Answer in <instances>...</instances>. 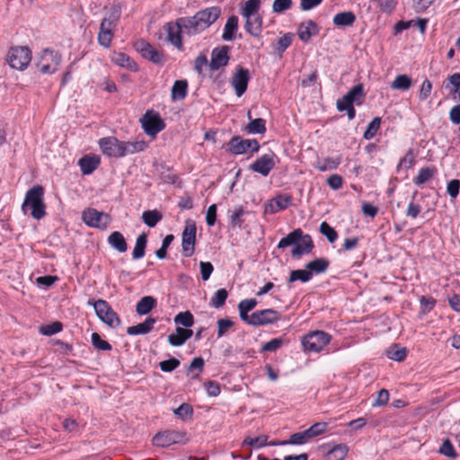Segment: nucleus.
<instances>
[{"label":"nucleus","mask_w":460,"mask_h":460,"mask_svg":"<svg viewBox=\"0 0 460 460\" xmlns=\"http://www.w3.org/2000/svg\"><path fill=\"white\" fill-rule=\"evenodd\" d=\"M328 424L326 422H316L308 428L309 434L312 438L323 434L327 429Z\"/></svg>","instance_id":"69168bd1"},{"label":"nucleus","mask_w":460,"mask_h":460,"mask_svg":"<svg viewBox=\"0 0 460 460\" xmlns=\"http://www.w3.org/2000/svg\"><path fill=\"white\" fill-rule=\"evenodd\" d=\"M125 2L115 0L112 2L107 15L102 20L97 36L98 43L103 48H110L114 38L115 29L120 19Z\"/></svg>","instance_id":"f03ea898"},{"label":"nucleus","mask_w":460,"mask_h":460,"mask_svg":"<svg viewBox=\"0 0 460 460\" xmlns=\"http://www.w3.org/2000/svg\"><path fill=\"white\" fill-rule=\"evenodd\" d=\"M319 230L331 243H334L338 238L337 231L325 221L321 223Z\"/></svg>","instance_id":"a18cd8bd"},{"label":"nucleus","mask_w":460,"mask_h":460,"mask_svg":"<svg viewBox=\"0 0 460 460\" xmlns=\"http://www.w3.org/2000/svg\"><path fill=\"white\" fill-rule=\"evenodd\" d=\"M437 172L436 168L424 167L421 168L417 176L413 179V183L417 186H420L429 181L434 174Z\"/></svg>","instance_id":"ea45409f"},{"label":"nucleus","mask_w":460,"mask_h":460,"mask_svg":"<svg viewBox=\"0 0 460 460\" xmlns=\"http://www.w3.org/2000/svg\"><path fill=\"white\" fill-rule=\"evenodd\" d=\"M204 367V359L200 357L195 358L190 362L189 367H188V374L193 373L194 371H197L196 374H194L191 378H197L199 375L203 371Z\"/></svg>","instance_id":"5fc2aeb1"},{"label":"nucleus","mask_w":460,"mask_h":460,"mask_svg":"<svg viewBox=\"0 0 460 460\" xmlns=\"http://www.w3.org/2000/svg\"><path fill=\"white\" fill-rule=\"evenodd\" d=\"M199 268L202 279L207 281L214 270V266L209 261H200Z\"/></svg>","instance_id":"774afa93"},{"label":"nucleus","mask_w":460,"mask_h":460,"mask_svg":"<svg viewBox=\"0 0 460 460\" xmlns=\"http://www.w3.org/2000/svg\"><path fill=\"white\" fill-rule=\"evenodd\" d=\"M162 218V213L156 209L146 210L142 214L144 223L149 227H155Z\"/></svg>","instance_id":"a19ab883"},{"label":"nucleus","mask_w":460,"mask_h":460,"mask_svg":"<svg viewBox=\"0 0 460 460\" xmlns=\"http://www.w3.org/2000/svg\"><path fill=\"white\" fill-rule=\"evenodd\" d=\"M412 84V79L407 75H398L391 83L390 87L394 90L407 91Z\"/></svg>","instance_id":"e433bc0d"},{"label":"nucleus","mask_w":460,"mask_h":460,"mask_svg":"<svg viewBox=\"0 0 460 460\" xmlns=\"http://www.w3.org/2000/svg\"><path fill=\"white\" fill-rule=\"evenodd\" d=\"M196 233L195 223L192 220H188L182 232L181 240L182 254L184 257H190L195 252Z\"/></svg>","instance_id":"dca6fc26"},{"label":"nucleus","mask_w":460,"mask_h":460,"mask_svg":"<svg viewBox=\"0 0 460 460\" xmlns=\"http://www.w3.org/2000/svg\"><path fill=\"white\" fill-rule=\"evenodd\" d=\"M87 304L93 306L98 318L108 326L116 328L120 324V319L107 301L103 299L88 300Z\"/></svg>","instance_id":"423d86ee"},{"label":"nucleus","mask_w":460,"mask_h":460,"mask_svg":"<svg viewBox=\"0 0 460 460\" xmlns=\"http://www.w3.org/2000/svg\"><path fill=\"white\" fill-rule=\"evenodd\" d=\"M227 296L228 292L226 291V289L220 288L211 297L209 305L215 308H220L226 304Z\"/></svg>","instance_id":"c03bdc74"},{"label":"nucleus","mask_w":460,"mask_h":460,"mask_svg":"<svg viewBox=\"0 0 460 460\" xmlns=\"http://www.w3.org/2000/svg\"><path fill=\"white\" fill-rule=\"evenodd\" d=\"M144 131L151 137H155L165 128V123L158 112L147 111L140 119Z\"/></svg>","instance_id":"f8f14e48"},{"label":"nucleus","mask_w":460,"mask_h":460,"mask_svg":"<svg viewBox=\"0 0 460 460\" xmlns=\"http://www.w3.org/2000/svg\"><path fill=\"white\" fill-rule=\"evenodd\" d=\"M156 305V299L151 296L142 297L136 305V312L139 315L147 314Z\"/></svg>","instance_id":"2f4dec72"},{"label":"nucleus","mask_w":460,"mask_h":460,"mask_svg":"<svg viewBox=\"0 0 460 460\" xmlns=\"http://www.w3.org/2000/svg\"><path fill=\"white\" fill-rule=\"evenodd\" d=\"M381 125V118L376 117L372 119V121L368 124L367 130L364 132V138L367 140H370L376 135L377 131L380 128Z\"/></svg>","instance_id":"49530a36"},{"label":"nucleus","mask_w":460,"mask_h":460,"mask_svg":"<svg viewBox=\"0 0 460 460\" xmlns=\"http://www.w3.org/2000/svg\"><path fill=\"white\" fill-rule=\"evenodd\" d=\"M91 340L93 346L99 350L111 349V345L107 341L102 340L97 332L92 333Z\"/></svg>","instance_id":"864d4df0"},{"label":"nucleus","mask_w":460,"mask_h":460,"mask_svg":"<svg viewBox=\"0 0 460 460\" xmlns=\"http://www.w3.org/2000/svg\"><path fill=\"white\" fill-rule=\"evenodd\" d=\"M281 318V314L274 309H263L255 311L251 314L250 321L246 323L258 327L275 323Z\"/></svg>","instance_id":"ddd939ff"},{"label":"nucleus","mask_w":460,"mask_h":460,"mask_svg":"<svg viewBox=\"0 0 460 460\" xmlns=\"http://www.w3.org/2000/svg\"><path fill=\"white\" fill-rule=\"evenodd\" d=\"M278 156L272 151L257 158L252 164L249 165V169L254 172L260 173L266 177L270 174L276 165Z\"/></svg>","instance_id":"2eb2a0df"},{"label":"nucleus","mask_w":460,"mask_h":460,"mask_svg":"<svg viewBox=\"0 0 460 460\" xmlns=\"http://www.w3.org/2000/svg\"><path fill=\"white\" fill-rule=\"evenodd\" d=\"M99 147L104 155L121 157V141L115 137H102L98 141Z\"/></svg>","instance_id":"6ab92c4d"},{"label":"nucleus","mask_w":460,"mask_h":460,"mask_svg":"<svg viewBox=\"0 0 460 460\" xmlns=\"http://www.w3.org/2000/svg\"><path fill=\"white\" fill-rule=\"evenodd\" d=\"M415 163V156L413 155L412 150H409L405 155L400 159V162L397 165V170H400L402 168H411Z\"/></svg>","instance_id":"6e6d98bb"},{"label":"nucleus","mask_w":460,"mask_h":460,"mask_svg":"<svg viewBox=\"0 0 460 460\" xmlns=\"http://www.w3.org/2000/svg\"><path fill=\"white\" fill-rule=\"evenodd\" d=\"M257 304L258 302L255 298L243 299L239 302V316L243 323H247L250 321L251 314H249V312L253 310Z\"/></svg>","instance_id":"393cba45"},{"label":"nucleus","mask_w":460,"mask_h":460,"mask_svg":"<svg viewBox=\"0 0 460 460\" xmlns=\"http://www.w3.org/2000/svg\"><path fill=\"white\" fill-rule=\"evenodd\" d=\"M244 215V209L242 206L234 208L233 213L230 216V225L233 228L238 226L241 227L243 223V216Z\"/></svg>","instance_id":"de8ad7c7"},{"label":"nucleus","mask_w":460,"mask_h":460,"mask_svg":"<svg viewBox=\"0 0 460 460\" xmlns=\"http://www.w3.org/2000/svg\"><path fill=\"white\" fill-rule=\"evenodd\" d=\"M245 131L249 134H264L266 132V120L261 118L251 119L245 127Z\"/></svg>","instance_id":"58836bf2"},{"label":"nucleus","mask_w":460,"mask_h":460,"mask_svg":"<svg viewBox=\"0 0 460 460\" xmlns=\"http://www.w3.org/2000/svg\"><path fill=\"white\" fill-rule=\"evenodd\" d=\"M173 412L178 418L185 420L191 417L193 409L190 404L182 403L177 409H175Z\"/></svg>","instance_id":"4d7b16f0"},{"label":"nucleus","mask_w":460,"mask_h":460,"mask_svg":"<svg viewBox=\"0 0 460 460\" xmlns=\"http://www.w3.org/2000/svg\"><path fill=\"white\" fill-rule=\"evenodd\" d=\"M310 439H312V438L309 434V431H308V429H305L302 432H296V433L292 434L289 437L288 440H282L278 443H273L272 445H281V446L288 445V444L303 445V444L306 443L307 441H309Z\"/></svg>","instance_id":"c85d7f7f"},{"label":"nucleus","mask_w":460,"mask_h":460,"mask_svg":"<svg viewBox=\"0 0 460 460\" xmlns=\"http://www.w3.org/2000/svg\"><path fill=\"white\" fill-rule=\"evenodd\" d=\"M292 6V0H275L272 4V11L276 13H283Z\"/></svg>","instance_id":"680f3d73"},{"label":"nucleus","mask_w":460,"mask_h":460,"mask_svg":"<svg viewBox=\"0 0 460 460\" xmlns=\"http://www.w3.org/2000/svg\"><path fill=\"white\" fill-rule=\"evenodd\" d=\"M63 325L60 322H54L50 324L41 326L40 332L46 336L54 335L62 331Z\"/></svg>","instance_id":"603ef678"},{"label":"nucleus","mask_w":460,"mask_h":460,"mask_svg":"<svg viewBox=\"0 0 460 460\" xmlns=\"http://www.w3.org/2000/svg\"><path fill=\"white\" fill-rule=\"evenodd\" d=\"M187 441L185 432L174 429L158 432L152 439L153 445L159 447H168L174 444H185Z\"/></svg>","instance_id":"6e6552de"},{"label":"nucleus","mask_w":460,"mask_h":460,"mask_svg":"<svg viewBox=\"0 0 460 460\" xmlns=\"http://www.w3.org/2000/svg\"><path fill=\"white\" fill-rule=\"evenodd\" d=\"M341 161V157H326L321 160H317L314 164V167L321 172L334 170L340 165Z\"/></svg>","instance_id":"f704fd0d"},{"label":"nucleus","mask_w":460,"mask_h":460,"mask_svg":"<svg viewBox=\"0 0 460 460\" xmlns=\"http://www.w3.org/2000/svg\"><path fill=\"white\" fill-rule=\"evenodd\" d=\"M273 200L276 203V209L283 210L291 204L292 197L290 195H279Z\"/></svg>","instance_id":"0e129e2a"},{"label":"nucleus","mask_w":460,"mask_h":460,"mask_svg":"<svg viewBox=\"0 0 460 460\" xmlns=\"http://www.w3.org/2000/svg\"><path fill=\"white\" fill-rule=\"evenodd\" d=\"M155 322V318L147 317L143 323L129 326L127 329V333L128 335L147 334L153 330Z\"/></svg>","instance_id":"b1692460"},{"label":"nucleus","mask_w":460,"mask_h":460,"mask_svg":"<svg viewBox=\"0 0 460 460\" xmlns=\"http://www.w3.org/2000/svg\"><path fill=\"white\" fill-rule=\"evenodd\" d=\"M238 29V17L235 15L230 16L224 28L222 39L226 41L233 40L235 38V32Z\"/></svg>","instance_id":"7c9ffc66"},{"label":"nucleus","mask_w":460,"mask_h":460,"mask_svg":"<svg viewBox=\"0 0 460 460\" xmlns=\"http://www.w3.org/2000/svg\"><path fill=\"white\" fill-rule=\"evenodd\" d=\"M101 163L98 155H84L78 161V165L84 175L93 173Z\"/></svg>","instance_id":"412c9836"},{"label":"nucleus","mask_w":460,"mask_h":460,"mask_svg":"<svg viewBox=\"0 0 460 460\" xmlns=\"http://www.w3.org/2000/svg\"><path fill=\"white\" fill-rule=\"evenodd\" d=\"M250 80V73L247 68L238 66L233 75L231 84L235 91V94L241 97L247 90Z\"/></svg>","instance_id":"a211bd4d"},{"label":"nucleus","mask_w":460,"mask_h":460,"mask_svg":"<svg viewBox=\"0 0 460 460\" xmlns=\"http://www.w3.org/2000/svg\"><path fill=\"white\" fill-rule=\"evenodd\" d=\"M220 14V7L211 6L197 12L193 16L180 17L175 22H167L165 28L168 40L177 49L182 50V33L188 36L199 34L210 27Z\"/></svg>","instance_id":"f257e3e1"},{"label":"nucleus","mask_w":460,"mask_h":460,"mask_svg":"<svg viewBox=\"0 0 460 460\" xmlns=\"http://www.w3.org/2000/svg\"><path fill=\"white\" fill-rule=\"evenodd\" d=\"M147 244V234L142 233L137 238L136 244L132 252L134 260H139L145 256V251Z\"/></svg>","instance_id":"c9c22d12"},{"label":"nucleus","mask_w":460,"mask_h":460,"mask_svg":"<svg viewBox=\"0 0 460 460\" xmlns=\"http://www.w3.org/2000/svg\"><path fill=\"white\" fill-rule=\"evenodd\" d=\"M291 245H294L291 256L295 259L309 254L314 247L311 235L304 234L301 228H296L281 238L278 243V248L284 249Z\"/></svg>","instance_id":"7ed1b4c3"},{"label":"nucleus","mask_w":460,"mask_h":460,"mask_svg":"<svg viewBox=\"0 0 460 460\" xmlns=\"http://www.w3.org/2000/svg\"><path fill=\"white\" fill-rule=\"evenodd\" d=\"M293 37L294 35L291 33H287L280 37L275 45V49L279 53H283L291 45Z\"/></svg>","instance_id":"3c124183"},{"label":"nucleus","mask_w":460,"mask_h":460,"mask_svg":"<svg viewBox=\"0 0 460 460\" xmlns=\"http://www.w3.org/2000/svg\"><path fill=\"white\" fill-rule=\"evenodd\" d=\"M230 48L228 46H222L220 48H215L211 52V60L209 62V67L211 70L216 71L220 67L226 66L230 59L229 57Z\"/></svg>","instance_id":"aec40b11"},{"label":"nucleus","mask_w":460,"mask_h":460,"mask_svg":"<svg viewBox=\"0 0 460 460\" xmlns=\"http://www.w3.org/2000/svg\"><path fill=\"white\" fill-rule=\"evenodd\" d=\"M388 358L395 361H402L406 358V349H399L397 346L387 351Z\"/></svg>","instance_id":"e2e57ef3"},{"label":"nucleus","mask_w":460,"mask_h":460,"mask_svg":"<svg viewBox=\"0 0 460 460\" xmlns=\"http://www.w3.org/2000/svg\"><path fill=\"white\" fill-rule=\"evenodd\" d=\"M147 143L144 140L121 141V157L144 151Z\"/></svg>","instance_id":"5701e85b"},{"label":"nucleus","mask_w":460,"mask_h":460,"mask_svg":"<svg viewBox=\"0 0 460 460\" xmlns=\"http://www.w3.org/2000/svg\"><path fill=\"white\" fill-rule=\"evenodd\" d=\"M349 447L345 444L333 446L324 455V460H343L347 456Z\"/></svg>","instance_id":"c756f323"},{"label":"nucleus","mask_w":460,"mask_h":460,"mask_svg":"<svg viewBox=\"0 0 460 460\" xmlns=\"http://www.w3.org/2000/svg\"><path fill=\"white\" fill-rule=\"evenodd\" d=\"M108 243L121 253L128 250V244L123 234L118 231H114L109 235Z\"/></svg>","instance_id":"bb28decb"},{"label":"nucleus","mask_w":460,"mask_h":460,"mask_svg":"<svg viewBox=\"0 0 460 460\" xmlns=\"http://www.w3.org/2000/svg\"><path fill=\"white\" fill-rule=\"evenodd\" d=\"M262 19L260 16H250L245 22V30L253 37H257L261 32Z\"/></svg>","instance_id":"473e14b6"},{"label":"nucleus","mask_w":460,"mask_h":460,"mask_svg":"<svg viewBox=\"0 0 460 460\" xmlns=\"http://www.w3.org/2000/svg\"><path fill=\"white\" fill-rule=\"evenodd\" d=\"M61 58L59 52L45 49L37 62V67L42 74H53L58 71Z\"/></svg>","instance_id":"1a4fd4ad"},{"label":"nucleus","mask_w":460,"mask_h":460,"mask_svg":"<svg viewBox=\"0 0 460 460\" xmlns=\"http://www.w3.org/2000/svg\"><path fill=\"white\" fill-rule=\"evenodd\" d=\"M82 220L90 227L106 229L111 218L104 212H100L95 208H87L82 213Z\"/></svg>","instance_id":"4468645a"},{"label":"nucleus","mask_w":460,"mask_h":460,"mask_svg":"<svg viewBox=\"0 0 460 460\" xmlns=\"http://www.w3.org/2000/svg\"><path fill=\"white\" fill-rule=\"evenodd\" d=\"M261 4L260 0H248L246 1L243 9V15L249 19L250 16H253L259 10Z\"/></svg>","instance_id":"09e8293b"},{"label":"nucleus","mask_w":460,"mask_h":460,"mask_svg":"<svg viewBox=\"0 0 460 460\" xmlns=\"http://www.w3.org/2000/svg\"><path fill=\"white\" fill-rule=\"evenodd\" d=\"M183 337L184 335L182 332V327L178 326L175 329V333L170 334L168 336V341L172 346L180 347L186 342Z\"/></svg>","instance_id":"8fccbe9b"},{"label":"nucleus","mask_w":460,"mask_h":460,"mask_svg":"<svg viewBox=\"0 0 460 460\" xmlns=\"http://www.w3.org/2000/svg\"><path fill=\"white\" fill-rule=\"evenodd\" d=\"M318 25L312 20H308L299 25L297 35L304 42H308L313 35L318 33Z\"/></svg>","instance_id":"4be33fe9"},{"label":"nucleus","mask_w":460,"mask_h":460,"mask_svg":"<svg viewBox=\"0 0 460 460\" xmlns=\"http://www.w3.org/2000/svg\"><path fill=\"white\" fill-rule=\"evenodd\" d=\"M111 61L122 67L128 68L132 71L137 70V66L136 62L126 53L123 52H114L111 57Z\"/></svg>","instance_id":"a878e982"},{"label":"nucleus","mask_w":460,"mask_h":460,"mask_svg":"<svg viewBox=\"0 0 460 460\" xmlns=\"http://www.w3.org/2000/svg\"><path fill=\"white\" fill-rule=\"evenodd\" d=\"M438 452L441 455L450 457V458H456L457 456L456 452L449 439H446L443 441Z\"/></svg>","instance_id":"13d9d810"},{"label":"nucleus","mask_w":460,"mask_h":460,"mask_svg":"<svg viewBox=\"0 0 460 460\" xmlns=\"http://www.w3.org/2000/svg\"><path fill=\"white\" fill-rule=\"evenodd\" d=\"M217 337L220 338L224 336L231 327L234 326V322L228 318H222L217 321Z\"/></svg>","instance_id":"bf43d9fd"},{"label":"nucleus","mask_w":460,"mask_h":460,"mask_svg":"<svg viewBox=\"0 0 460 460\" xmlns=\"http://www.w3.org/2000/svg\"><path fill=\"white\" fill-rule=\"evenodd\" d=\"M365 98V92L362 84H358L353 86L341 99H339L336 103L339 111H344L349 107H353V104L361 105Z\"/></svg>","instance_id":"9b49d317"},{"label":"nucleus","mask_w":460,"mask_h":460,"mask_svg":"<svg viewBox=\"0 0 460 460\" xmlns=\"http://www.w3.org/2000/svg\"><path fill=\"white\" fill-rule=\"evenodd\" d=\"M134 47L136 50L139 52L144 58L156 65L164 64V58L163 53L158 51L149 42L144 40H139L135 42Z\"/></svg>","instance_id":"f3484780"},{"label":"nucleus","mask_w":460,"mask_h":460,"mask_svg":"<svg viewBox=\"0 0 460 460\" xmlns=\"http://www.w3.org/2000/svg\"><path fill=\"white\" fill-rule=\"evenodd\" d=\"M188 92V83L186 80H177L172 88V98L173 100H182L186 97Z\"/></svg>","instance_id":"4c0bfd02"},{"label":"nucleus","mask_w":460,"mask_h":460,"mask_svg":"<svg viewBox=\"0 0 460 460\" xmlns=\"http://www.w3.org/2000/svg\"><path fill=\"white\" fill-rule=\"evenodd\" d=\"M174 323L177 325L190 328L194 324L193 314L190 311L181 312L175 315Z\"/></svg>","instance_id":"37998d69"},{"label":"nucleus","mask_w":460,"mask_h":460,"mask_svg":"<svg viewBox=\"0 0 460 460\" xmlns=\"http://www.w3.org/2000/svg\"><path fill=\"white\" fill-rule=\"evenodd\" d=\"M332 336L323 331H314L307 333L302 339L304 349L310 352H320L330 343Z\"/></svg>","instance_id":"0eeeda50"},{"label":"nucleus","mask_w":460,"mask_h":460,"mask_svg":"<svg viewBox=\"0 0 460 460\" xmlns=\"http://www.w3.org/2000/svg\"><path fill=\"white\" fill-rule=\"evenodd\" d=\"M180 364L181 362L179 359L175 358H171L170 359L161 361L159 363V367L162 371L168 373L177 368L180 366Z\"/></svg>","instance_id":"052dcab7"},{"label":"nucleus","mask_w":460,"mask_h":460,"mask_svg":"<svg viewBox=\"0 0 460 460\" xmlns=\"http://www.w3.org/2000/svg\"><path fill=\"white\" fill-rule=\"evenodd\" d=\"M330 261L325 258H318L306 263L305 268L311 271L312 274H321L327 270Z\"/></svg>","instance_id":"72a5a7b5"},{"label":"nucleus","mask_w":460,"mask_h":460,"mask_svg":"<svg viewBox=\"0 0 460 460\" xmlns=\"http://www.w3.org/2000/svg\"><path fill=\"white\" fill-rule=\"evenodd\" d=\"M27 208H31V217L37 220L46 216L44 188L41 185H34L27 190L22 208L25 212Z\"/></svg>","instance_id":"20e7f679"},{"label":"nucleus","mask_w":460,"mask_h":460,"mask_svg":"<svg viewBox=\"0 0 460 460\" xmlns=\"http://www.w3.org/2000/svg\"><path fill=\"white\" fill-rule=\"evenodd\" d=\"M228 150L233 155H243L256 153L260 149V144L256 139H245L240 136H234L227 143Z\"/></svg>","instance_id":"9d476101"},{"label":"nucleus","mask_w":460,"mask_h":460,"mask_svg":"<svg viewBox=\"0 0 460 460\" xmlns=\"http://www.w3.org/2000/svg\"><path fill=\"white\" fill-rule=\"evenodd\" d=\"M356 21V15L351 11L338 13L333 17V24L336 27L352 26Z\"/></svg>","instance_id":"cd10ccee"},{"label":"nucleus","mask_w":460,"mask_h":460,"mask_svg":"<svg viewBox=\"0 0 460 460\" xmlns=\"http://www.w3.org/2000/svg\"><path fill=\"white\" fill-rule=\"evenodd\" d=\"M313 278V274L306 268L305 270H294L290 272L288 283L295 281L308 282Z\"/></svg>","instance_id":"79ce46f5"},{"label":"nucleus","mask_w":460,"mask_h":460,"mask_svg":"<svg viewBox=\"0 0 460 460\" xmlns=\"http://www.w3.org/2000/svg\"><path fill=\"white\" fill-rule=\"evenodd\" d=\"M31 60V51L26 46L11 47L6 55V62L12 68L24 70Z\"/></svg>","instance_id":"39448f33"},{"label":"nucleus","mask_w":460,"mask_h":460,"mask_svg":"<svg viewBox=\"0 0 460 460\" xmlns=\"http://www.w3.org/2000/svg\"><path fill=\"white\" fill-rule=\"evenodd\" d=\"M420 302L421 313L426 314L434 308L437 301L433 297L421 296Z\"/></svg>","instance_id":"338daca9"}]
</instances>
